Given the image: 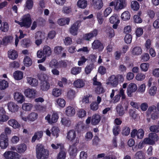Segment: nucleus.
<instances>
[{
	"label": "nucleus",
	"instance_id": "45",
	"mask_svg": "<svg viewBox=\"0 0 159 159\" xmlns=\"http://www.w3.org/2000/svg\"><path fill=\"white\" fill-rule=\"evenodd\" d=\"M8 87V83L5 80H0V89L4 90Z\"/></svg>",
	"mask_w": 159,
	"mask_h": 159
},
{
	"label": "nucleus",
	"instance_id": "27",
	"mask_svg": "<svg viewBox=\"0 0 159 159\" xmlns=\"http://www.w3.org/2000/svg\"><path fill=\"white\" fill-rule=\"evenodd\" d=\"M76 136V132L75 130L72 129L68 132L66 138L69 140L72 141L74 140Z\"/></svg>",
	"mask_w": 159,
	"mask_h": 159
},
{
	"label": "nucleus",
	"instance_id": "40",
	"mask_svg": "<svg viewBox=\"0 0 159 159\" xmlns=\"http://www.w3.org/2000/svg\"><path fill=\"white\" fill-rule=\"evenodd\" d=\"M87 5V2L86 0H79L77 2V6L80 8H84Z\"/></svg>",
	"mask_w": 159,
	"mask_h": 159
},
{
	"label": "nucleus",
	"instance_id": "37",
	"mask_svg": "<svg viewBox=\"0 0 159 159\" xmlns=\"http://www.w3.org/2000/svg\"><path fill=\"white\" fill-rule=\"evenodd\" d=\"M43 135V132L42 131H40L36 132L32 139V142H34L37 139L39 140L41 139Z\"/></svg>",
	"mask_w": 159,
	"mask_h": 159
},
{
	"label": "nucleus",
	"instance_id": "9",
	"mask_svg": "<svg viewBox=\"0 0 159 159\" xmlns=\"http://www.w3.org/2000/svg\"><path fill=\"white\" fill-rule=\"evenodd\" d=\"M37 93L36 90L33 88H27L24 91L25 96L30 98H35Z\"/></svg>",
	"mask_w": 159,
	"mask_h": 159
},
{
	"label": "nucleus",
	"instance_id": "23",
	"mask_svg": "<svg viewBox=\"0 0 159 159\" xmlns=\"http://www.w3.org/2000/svg\"><path fill=\"white\" fill-rule=\"evenodd\" d=\"M8 57L12 60H15L18 57V53L14 49H10L7 52Z\"/></svg>",
	"mask_w": 159,
	"mask_h": 159
},
{
	"label": "nucleus",
	"instance_id": "43",
	"mask_svg": "<svg viewBox=\"0 0 159 159\" xmlns=\"http://www.w3.org/2000/svg\"><path fill=\"white\" fill-rule=\"evenodd\" d=\"M97 18L98 23L99 25L102 24L104 21V19L101 12L98 11L97 13Z\"/></svg>",
	"mask_w": 159,
	"mask_h": 159
},
{
	"label": "nucleus",
	"instance_id": "44",
	"mask_svg": "<svg viewBox=\"0 0 159 159\" xmlns=\"http://www.w3.org/2000/svg\"><path fill=\"white\" fill-rule=\"evenodd\" d=\"M49 67L51 68H59V62L55 59L52 60L49 62Z\"/></svg>",
	"mask_w": 159,
	"mask_h": 159
},
{
	"label": "nucleus",
	"instance_id": "61",
	"mask_svg": "<svg viewBox=\"0 0 159 159\" xmlns=\"http://www.w3.org/2000/svg\"><path fill=\"white\" fill-rule=\"evenodd\" d=\"M38 79L42 81L44 80H48V76L44 74H40L37 75Z\"/></svg>",
	"mask_w": 159,
	"mask_h": 159
},
{
	"label": "nucleus",
	"instance_id": "4",
	"mask_svg": "<svg viewBox=\"0 0 159 159\" xmlns=\"http://www.w3.org/2000/svg\"><path fill=\"white\" fill-rule=\"evenodd\" d=\"M15 22L19 24L21 27L28 28L30 27L31 23L30 16L29 14H26L21 17V22L16 20Z\"/></svg>",
	"mask_w": 159,
	"mask_h": 159
},
{
	"label": "nucleus",
	"instance_id": "64",
	"mask_svg": "<svg viewBox=\"0 0 159 159\" xmlns=\"http://www.w3.org/2000/svg\"><path fill=\"white\" fill-rule=\"evenodd\" d=\"M33 3L32 0H27L26 2V7L29 9H31L33 7Z\"/></svg>",
	"mask_w": 159,
	"mask_h": 159
},
{
	"label": "nucleus",
	"instance_id": "7",
	"mask_svg": "<svg viewBox=\"0 0 159 159\" xmlns=\"http://www.w3.org/2000/svg\"><path fill=\"white\" fill-rule=\"evenodd\" d=\"M9 145L8 136L2 133L0 135V147L2 149L6 148Z\"/></svg>",
	"mask_w": 159,
	"mask_h": 159
},
{
	"label": "nucleus",
	"instance_id": "8",
	"mask_svg": "<svg viewBox=\"0 0 159 159\" xmlns=\"http://www.w3.org/2000/svg\"><path fill=\"white\" fill-rule=\"evenodd\" d=\"M109 20L111 23L114 24L113 25V28L115 29H117L118 25L120 22V20L118 15L116 14H113L110 17Z\"/></svg>",
	"mask_w": 159,
	"mask_h": 159
},
{
	"label": "nucleus",
	"instance_id": "49",
	"mask_svg": "<svg viewBox=\"0 0 159 159\" xmlns=\"http://www.w3.org/2000/svg\"><path fill=\"white\" fill-rule=\"evenodd\" d=\"M35 39H44L45 38V34L44 32L38 31L35 34Z\"/></svg>",
	"mask_w": 159,
	"mask_h": 159
},
{
	"label": "nucleus",
	"instance_id": "59",
	"mask_svg": "<svg viewBox=\"0 0 159 159\" xmlns=\"http://www.w3.org/2000/svg\"><path fill=\"white\" fill-rule=\"evenodd\" d=\"M93 68V65L90 64L87 66L85 68V72L86 74H88L90 73Z\"/></svg>",
	"mask_w": 159,
	"mask_h": 159
},
{
	"label": "nucleus",
	"instance_id": "32",
	"mask_svg": "<svg viewBox=\"0 0 159 159\" xmlns=\"http://www.w3.org/2000/svg\"><path fill=\"white\" fill-rule=\"evenodd\" d=\"M43 51L45 57H49L52 53V50L51 48L47 45H45L44 46Z\"/></svg>",
	"mask_w": 159,
	"mask_h": 159
},
{
	"label": "nucleus",
	"instance_id": "17",
	"mask_svg": "<svg viewBox=\"0 0 159 159\" xmlns=\"http://www.w3.org/2000/svg\"><path fill=\"white\" fill-rule=\"evenodd\" d=\"M128 108V104L127 103L125 106V109L123 107L121 104H119L116 107V111L117 113L120 116L123 115L125 113V110H127Z\"/></svg>",
	"mask_w": 159,
	"mask_h": 159
},
{
	"label": "nucleus",
	"instance_id": "50",
	"mask_svg": "<svg viewBox=\"0 0 159 159\" xmlns=\"http://www.w3.org/2000/svg\"><path fill=\"white\" fill-rule=\"evenodd\" d=\"M92 97V95L88 94L83 97L82 100L83 103L84 104H88L89 103V100Z\"/></svg>",
	"mask_w": 159,
	"mask_h": 159
},
{
	"label": "nucleus",
	"instance_id": "63",
	"mask_svg": "<svg viewBox=\"0 0 159 159\" xmlns=\"http://www.w3.org/2000/svg\"><path fill=\"white\" fill-rule=\"evenodd\" d=\"M149 129L151 132L158 133L159 132V126L157 125H152L150 127Z\"/></svg>",
	"mask_w": 159,
	"mask_h": 159
},
{
	"label": "nucleus",
	"instance_id": "57",
	"mask_svg": "<svg viewBox=\"0 0 159 159\" xmlns=\"http://www.w3.org/2000/svg\"><path fill=\"white\" fill-rule=\"evenodd\" d=\"M59 118L58 115L57 113H53L52 115L51 121V124L56 123Z\"/></svg>",
	"mask_w": 159,
	"mask_h": 159
},
{
	"label": "nucleus",
	"instance_id": "41",
	"mask_svg": "<svg viewBox=\"0 0 159 159\" xmlns=\"http://www.w3.org/2000/svg\"><path fill=\"white\" fill-rule=\"evenodd\" d=\"M77 115L78 117L82 118L86 116V112L83 109H79L77 111Z\"/></svg>",
	"mask_w": 159,
	"mask_h": 159
},
{
	"label": "nucleus",
	"instance_id": "20",
	"mask_svg": "<svg viewBox=\"0 0 159 159\" xmlns=\"http://www.w3.org/2000/svg\"><path fill=\"white\" fill-rule=\"evenodd\" d=\"M101 120V116L98 114H95L92 116L91 123L93 125H97L100 122Z\"/></svg>",
	"mask_w": 159,
	"mask_h": 159
},
{
	"label": "nucleus",
	"instance_id": "2",
	"mask_svg": "<svg viewBox=\"0 0 159 159\" xmlns=\"http://www.w3.org/2000/svg\"><path fill=\"white\" fill-rule=\"evenodd\" d=\"M36 157L37 159H47L49 156L48 150L44 148L41 144H38L36 147Z\"/></svg>",
	"mask_w": 159,
	"mask_h": 159
},
{
	"label": "nucleus",
	"instance_id": "22",
	"mask_svg": "<svg viewBox=\"0 0 159 159\" xmlns=\"http://www.w3.org/2000/svg\"><path fill=\"white\" fill-rule=\"evenodd\" d=\"M85 84V80L80 79H78L76 80L73 83V85L76 88L80 89L83 88Z\"/></svg>",
	"mask_w": 159,
	"mask_h": 159
},
{
	"label": "nucleus",
	"instance_id": "39",
	"mask_svg": "<svg viewBox=\"0 0 159 159\" xmlns=\"http://www.w3.org/2000/svg\"><path fill=\"white\" fill-rule=\"evenodd\" d=\"M62 93L61 90L57 88L53 89L52 92V94L55 97H59L61 94Z\"/></svg>",
	"mask_w": 159,
	"mask_h": 159
},
{
	"label": "nucleus",
	"instance_id": "29",
	"mask_svg": "<svg viewBox=\"0 0 159 159\" xmlns=\"http://www.w3.org/2000/svg\"><path fill=\"white\" fill-rule=\"evenodd\" d=\"M70 20V18L68 17L60 18L58 20L57 23L60 26H62L66 25H68Z\"/></svg>",
	"mask_w": 159,
	"mask_h": 159
},
{
	"label": "nucleus",
	"instance_id": "31",
	"mask_svg": "<svg viewBox=\"0 0 159 159\" xmlns=\"http://www.w3.org/2000/svg\"><path fill=\"white\" fill-rule=\"evenodd\" d=\"M78 152L77 149L75 145H73L70 146L69 148V152L70 156L72 157L75 156Z\"/></svg>",
	"mask_w": 159,
	"mask_h": 159
},
{
	"label": "nucleus",
	"instance_id": "14",
	"mask_svg": "<svg viewBox=\"0 0 159 159\" xmlns=\"http://www.w3.org/2000/svg\"><path fill=\"white\" fill-rule=\"evenodd\" d=\"M8 124L13 129H19L21 127V125L17 120L14 119H11L7 122Z\"/></svg>",
	"mask_w": 159,
	"mask_h": 159
},
{
	"label": "nucleus",
	"instance_id": "51",
	"mask_svg": "<svg viewBox=\"0 0 159 159\" xmlns=\"http://www.w3.org/2000/svg\"><path fill=\"white\" fill-rule=\"evenodd\" d=\"M146 85L144 83H143L139 85L138 88V92L141 93L143 94L145 91Z\"/></svg>",
	"mask_w": 159,
	"mask_h": 159
},
{
	"label": "nucleus",
	"instance_id": "28",
	"mask_svg": "<svg viewBox=\"0 0 159 159\" xmlns=\"http://www.w3.org/2000/svg\"><path fill=\"white\" fill-rule=\"evenodd\" d=\"M94 7L98 9H100L103 6V3L102 0H92Z\"/></svg>",
	"mask_w": 159,
	"mask_h": 159
},
{
	"label": "nucleus",
	"instance_id": "26",
	"mask_svg": "<svg viewBox=\"0 0 159 159\" xmlns=\"http://www.w3.org/2000/svg\"><path fill=\"white\" fill-rule=\"evenodd\" d=\"M50 88V84L48 80L42 82L40 84V89L43 91L48 90Z\"/></svg>",
	"mask_w": 159,
	"mask_h": 159
},
{
	"label": "nucleus",
	"instance_id": "5",
	"mask_svg": "<svg viewBox=\"0 0 159 159\" xmlns=\"http://www.w3.org/2000/svg\"><path fill=\"white\" fill-rule=\"evenodd\" d=\"M159 139V136L157 134L151 133L149 134L148 137L144 139V142L146 144L154 145Z\"/></svg>",
	"mask_w": 159,
	"mask_h": 159
},
{
	"label": "nucleus",
	"instance_id": "11",
	"mask_svg": "<svg viewBox=\"0 0 159 159\" xmlns=\"http://www.w3.org/2000/svg\"><path fill=\"white\" fill-rule=\"evenodd\" d=\"M144 135V131L142 129H139L138 130L134 129L132 130L131 133V137L134 138L136 136L138 139H142Z\"/></svg>",
	"mask_w": 159,
	"mask_h": 159
},
{
	"label": "nucleus",
	"instance_id": "60",
	"mask_svg": "<svg viewBox=\"0 0 159 159\" xmlns=\"http://www.w3.org/2000/svg\"><path fill=\"white\" fill-rule=\"evenodd\" d=\"M144 153L142 151L138 152L135 155V158L136 159H143Z\"/></svg>",
	"mask_w": 159,
	"mask_h": 159
},
{
	"label": "nucleus",
	"instance_id": "16",
	"mask_svg": "<svg viewBox=\"0 0 159 159\" xmlns=\"http://www.w3.org/2000/svg\"><path fill=\"white\" fill-rule=\"evenodd\" d=\"M92 48L93 49H98L99 51H102L104 47L99 40H95L92 44Z\"/></svg>",
	"mask_w": 159,
	"mask_h": 159
},
{
	"label": "nucleus",
	"instance_id": "46",
	"mask_svg": "<svg viewBox=\"0 0 159 159\" xmlns=\"http://www.w3.org/2000/svg\"><path fill=\"white\" fill-rule=\"evenodd\" d=\"M131 7L134 10L137 11L139 8V4L137 1H133L131 3Z\"/></svg>",
	"mask_w": 159,
	"mask_h": 159
},
{
	"label": "nucleus",
	"instance_id": "35",
	"mask_svg": "<svg viewBox=\"0 0 159 159\" xmlns=\"http://www.w3.org/2000/svg\"><path fill=\"white\" fill-rule=\"evenodd\" d=\"M23 62L24 66H26L29 67L31 65L32 63V61L30 57L26 56L24 59Z\"/></svg>",
	"mask_w": 159,
	"mask_h": 159
},
{
	"label": "nucleus",
	"instance_id": "54",
	"mask_svg": "<svg viewBox=\"0 0 159 159\" xmlns=\"http://www.w3.org/2000/svg\"><path fill=\"white\" fill-rule=\"evenodd\" d=\"M9 29V26L8 24L6 22H4L2 23L0 29L3 32L7 31Z\"/></svg>",
	"mask_w": 159,
	"mask_h": 159
},
{
	"label": "nucleus",
	"instance_id": "42",
	"mask_svg": "<svg viewBox=\"0 0 159 159\" xmlns=\"http://www.w3.org/2000/svg\"><path fill=\"white\" fill-rule=\"evenodd\" d=\"M81 71V68L79 67H73L71 70V73L74 75H76L80 73Z\"/></svg>",
	"mask_w": 159,
	"mask_h": 159
},
{
	"label": "nucleus",
	"instance_id": "13",
	"mask_svg": "<svg viewBox=\"0 0 159 159\" xmlns=\"http://www.w3.org/2000/svg\"><path fill=\"white\" fill-rule=\"evenodd\" d=\"M138 87L137 85L134 83H130L128 85L127 90V93L129 97H131L133 93L135 92L137 90Z\"/></svg>",
	"mask_w": 159,
	"mask_h": 159
},
{
	"label": "nucleus",
	"instance_id": "48",
	"mask_svg": "<svg viewBox=\"0 0 159 159\" xmlns=\"http://www.w3.org/2000/svg\"><path fill=\"white\" fill-rule=\"evenodd\" d=\"M157 88L155 86L151 87L148 90V92L150 95L154 96L156 93Z\"/></svg>",
	"mask_w": 159,
	"mask_h": 159
},
{
	"label": "nucleus",
	"instance_id": "55",
	"mask_svg": "<svg viewBox=\"0 0 159 159\" xmlns=\"http://www.w3.org/2000/svg\"><path fill=\"white\" fill-rule=\"evenodd\" d=\"M112 9L110 7H108L106 8L103 12V16L105 17H107L112 12Z\"/></svg>",
	"mask_w": 159,
	"mask_h": 159
},
{
	"label": "nucleus",
	"instance_id": "25",
	"mask_svg": "<svg viewBox=\"0 0 159 159\" xmlns=\"http://www.w3.org/2000/svg\"><path fill=\"white\" fill-rule=\"evenodd\" d=\"M66 115L68 116H72L75 114V108L72 106H69L65 108Z\"/></svg>",
	"mask_w": 159,
	"mask_h": 159
},
{
	"label": "nucleus",
	"instance_id": "6",
	"mask_svg": "<svg viewBox=\"0 0 159 159\" xmlns=\"http://www.w3.org/2000/svg\"><path fill=\"white\" fill-rule=\"evenodd\" d=\"M20 116L22 120L24 121L33 122L37 119L38 115L36 112H32L28 116H26L24 115V113H22Z\"/></svg>",
	"mask_w": 159,
	"mask_h": 159
},
{
	"label": "nucleus",
	"instance_id": "33",
	"mask_svg": "<svg viewBox=\"0 0 159 159\" xmlns=\"http://www.w3.org/2000/svg\"><path fill=\"white\" fill-rule=\"evenodd\" d=\"M13 75L15 79L17 80H20L23 78V73L21 71L17 70L14 72Z\"/></svg>",
	"mask_w": 159,
	"mask_h": 159
},
{
	"label": "nucleus",
	"instance_id": "30",
	"mask_svg": "<svg viewBox=\"0 0 159 159\" xmlns=\"http://www.w3.org/2000/svg\"><path fill=\"white\" fill-rule=\"evenodd\" d=\"M16 151L19 153H24L27 149V146L24 143H21L16 145Z\"/></svg>",
	"mask_w": 159,
	"mask_h": 159
},
{
	"label": "nucleus",
	"instance_id": "1",
	"mask_svg": "<svg viewBox=\"0 0 159 159\" xmlns=\"http://www.w3.org/2000/svg\"><path fill=\"white\" fill-rule=\"evenodd\" d=\"M124 80V76L121 75H112L110 76L106 81V84L112 87H116L119 82H122Z\"/></svg>",
	"mask_w": 159,
	"mask_h": 159
},
{
	"label": "nucleus",
	"instance_id": "19",
	"mask_svg": "<svg viewBox=\"0 0 159 159\" xmlns=\"http://www.w3.org/2000/svg\"><path fill=\"white\" fill-rule=\"evenodd\" d=\"M27 82L31 86L36 87L39 85V81L37 79L32 77L26 78Z\"/></svg>",
	"mask_w": 159,
	"mask_h": 159
},
{
	"label": "nucleus",
	"instance_id": "24",
	"mask_svg": "<svg viewBox=\"0 0 159 159\" xmlns=\"http://www.w3.org/2000/svg\"><path fill=\"white\" fill-rule=\"evenodd\" d=\"M55 104L57 107L64 108L66 106V101L63 98H58L55 100Z\"/></svg>",
	"mask_w": 159,
	"mask_h": 159
},
{
	"label": "nucleus",
	"instance_id": "53",
	"mask_svg": "<svg viewBox=\"0 0 159 159\" xmlns=\"http://www.w3.org/2000/svg\"><path fill=\"white\" fill-rule=\"evenodd\" d=\"M149 66V64L148 63H142L140 66V68L142 71L146 72L148 70Z\"/></svg>",
	"mask_w": 159,
	"mask_h": 159
},
{
	"label": "nucleus",
	"instance_id": "15",
	"mask_svg": "<svg viewBox=\"0 0 159 159\" xmlns=\"http://www.w3.org/2000/svg\"><path fill=\"white\" fill-rule=\"evenodd\" d=\"M93 84L94 85L97 86V88L96 90L97 93H100L103 92V88L102 87L101 83L97 81V76L96 75L93 79Z\"/></svg>",
	"mask_w": 159,
	"mask_h": 159
},
{
	"label": "nucleus",
	"instance_id": "36",
	"mask_svg": "<svg viewBox=\"0 0 159 159\" xmlns=\"http://www.w3.org/2000/svg\"><path fill=\"white\" fill-rule=\"evenodd\" d=\"M33 107V104L30 103H24L22 106L23 110L27 111H31Z\"/></svg>",
	"mask_w": 159,
	"mask_h": 159
},
{
	"label": "nucleus",
	"instance_id": "3",
	"mask_svg": "<svg viewBox=\"0 0 159 159\" xmlns=\"http://www.w3.org/2000/svg\"><path fill=\"white\" fill-rule=\"evenodd\" d=\"M126 0H115L109 3L110 7H114V9L116 11H119L125 8L127 6Z\"/></svg>",
	"mask_w": 159,
	"mask_h": 159
},
{
	"label": "nucleus",
	"instance_id": "47",
	"mask_svg": "<svg viewBox=\"0 0 159 159\" xmlns=\"http://www.w3.org/2000/svg\"><path fill=\"white\" fill-rule=\"evenodd\" d=\"M146 77V74L142 73L137 74L136 75V80L138 81H142L144 80Z\"/></svg>",
	"mask_w": 159,
	"mask_h": 159
},
{
	"label": "nucleus",
	"instance_id": "56",
	"mask_svg": "<svg viewBox=\"0 0 159 159\" xmlns=\"http://www.w3.org/2000/svg\"><path fill=\"white\" fill-rule=\"evenodd\" d=\"M66 156V152L64 150H62L58 153L57 159H65Z\"/></svg>",
	"mask_w": 159,
	"mask_h": 159
},
{
	"label": "nucleus",
	"instance_id": "58",
	"mask_svg": "<svg viewBox=\"0 0 159 159\" xmlns=\"http://www.w3.org/2000/svg\"><path fill=\"white\" fill-rule=\"evenodd\" d=\"M9 119V116L6 115V113L0 115V122H5Z\"/></svg>",
	"mask_w": 159,
	"mask_h": 159
},
{
	"label": "nucleus",
	"instance_id": "34",
	"mask_svg": "<svg viewBox=\"0 0 159 159\" xmlns=\"http://www.w3.org/2000/svg\"><path fill=\"white\" fill-rule=\"evenodd\" d=\"M130 14L129 11H125L121 14V18L123 20H127L130 19Z\"/></svg>",
	"mask_w": 159,
	"mask_h": 159
},
{
	"label": "nucleus",
	"instance_id": "18",
	"mask_svg": "<svg viewBox=\"0 0 159 159\" xmlns=\"http://www.w3.org/2000/svg\"><path fill=\"white\" fill-rule=\"evenodd\" d=\"M14 98L17 102L19 103H22L25 101V98L20 93L16 92L14 93Z\"/></svg>",
	"mask_w": 159,
	"mask_h": 159
},
{
	"label": "nucleus",
	"instance_id": "12",
	"mask_svg": "<svg viewBox=\"0 0 159 159\" xmlns=\"http://www.w3.org/2000/svg\"><path fill=\"white\" fill-rule=\"evenodd\" d=\"M59 131L58 128L53 127L51 129H50L49 128H47L45 131V132L46 134L49 136H50L52 134L53 136L57 138L58 136Z\"/></svg>",
	"mask_w": 159,
	"mask_h": 159
},
{
	"label": "nucleus",
	"instance_id": "38",
	"mask_svg": "<svg viewBox=\"0 0 159 159\" xmlns=\"http://www.w3.org/2000/svg\"><path fill=\"white\" fill-rule=\"evenodd\" d=\"M142 53L141 48L139 47H136L133 48L132 53L134 55H139Z\"/></svg>",
	"mask_w": 159,
	"mask_h": 159
},
{
	"label": "nucleus",
	"instance_id": "21",
	"mask_svg": "<svg viewBox=\"0 0 159 159\" xmlns=\"http://www.w3.org/2000/svg\"><path fill=\"white\" fill-rule=\"evenodd\" d=\"M8 109L9 111L12 112H15L18 111V106L15 103L10 102L7 104Z\"/></svg>",
	"mask_w": 159,
	"mask_h": 159
},
{
	"label": "nucleus",
	"instance_id": "10",
	"mask_svg": "<svg viewBox=\"0 0 159 159\" xmlns=\"http://www.w3.org/2000/svg\"><path fill=\"white\" fill-rule=\"evenodd\" d=\"M81 25V22L78 20L75 22L71 26L69 30L70 33L73 35L77 34L79 27Z\"/></svg>",
	"mask_w": 159,
	"mask_h": 159
},
{
	"label": "nucleus",
	"instance_id": "62",
	"mask_svg": "<svg viewBox=\"0 0 159 159\" xmlns=\"http://www.w3.org/2000/svg\"><path fill=\"white\" fill-rule=\"evenodd\" d=\"M130 132V129L129 127L125 126L123 128L122 133L123 135L127 136L129 135Z\"/></svg>",
	"mask_w": 159,
	"mask_h": 159
},
{
	"label": "nucleus",
	"instance_id": "52",
	"mask_svg": "<svg viewBox=\"0 0 159 159\" xmlns=\"http://www.w3.org/2000/svg\"><path fill=\"white\" fill-rule=\"evenodd\" d=\"M76 96V93L75 91L73 90L70 89L67 93V97L70 99H73Z\"/></svg>",
	"mask_w": 159,
	"mask_h": 159
}]
</instances>
